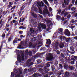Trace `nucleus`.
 <instances>
[{"label": "nucleus", "mask_w": 77, "mask_h": 77, "mask_svg": "<svg viewBox=\"0 0 77 77\" xmlns=\"http://www.w3.org/2000/svg\"><path fill=\"white\" fill-rule=\"evenodd\" d=\"M34 4L35 6H37V7L39 8V11L40 13H42V10L39 7H42V5L43 7H44V2L42 1H41V2H40L36 1L35 2Z\"/></svg>", "instance_id": "1"}, {"label": "nucleus", "mask_w": 77, "mask_h": 77, "mask_svg": "<svg viewBox=\"0 0 77 77\" xmlns=\"http://www.w3.org/2000/svg\"><path fill=\"white\" fill-rule=\"evenodd\" d=\"M27 55H28V50L26 49L25 51L24 54L22 53L21 54L22 60V61L24 60V56L26 57V56H27Z\"/></svg>", "instance_id": "2"}, {"label": "nucleus", "mask_w": 77, "mask_h": 77, "mask_svg": "<svg viewBox=\"0 0 77 77\" xmlns=\"http://www.w3.org/2000/svg\"><path fill=\"white\" fill-rule=\"evenodd\" d=\"M46 59L48 61H52V60L53 59V54L49 53L48 57L46 58Z\"/></svg>", "instance_id": "3"}, {"label": "nucleus", "mask_w": 77, "mask_h": 77, "mask_svg": "<svg viewBox=\"0 0 77 77\" xmlns=\"http://www.w3.org/2000/svg\"><path fill=\"white\" fill-rule=\"evenodd\" d=\"M55 74H56L55 71L50 72L48 74L45 75V77H50L51 75H54Z\"/></svg>", "instance_id": "4"}, {"label": "nucleus", "mask_w": 77, "mask_h": 77, "mask_svg": "<svg viewBox=\"0 0 77 77\" xmlns=\"http://www.w3.org/2000/svg\"><path fill=\"white\" fill-rule=\"evenodd\" d=\"M28 71L30 73V74H33V73L36 72V69L34 68H30L28 69Z\"/></svg>", "instance_id": "5"}, {"label": "nucleus", "mask_w": 77, "mask_h": 77, "mask_svg": "<svg viewBox=\"0 0 77 77\" xmlns=\"http://www.w3.org/2000/svg\"><path fill=\"white\" fill-rule=\"evenodd\" d=\"M64 33L65 35H66L68 36H71V34H70V32L68 29H66L65 30V31L64 32Z\"/></svg>", "instance_id": "6"}, {"label": "nucleus", "mask_w": 77, "mask_h": 77, "mask_svg": "<svg viewBox=\"0 0 77 77\" xmlns=\"http://www.w3.org/2000/svg\"><path fill=\"white\" fill-rule=\"evenodd\" d=\"M39 26H41L42 29H46V26L44 24H42L41 23H40L38 24Z\"/></svg>", "instance_id": "7"}, {"label": "nucleus", "mask_w": 77, "mask_h": 77, "mask_svg": "<svg viewBox=\"0 0 77 77\" xmlns=\"http://www.w3.org/2000/svg\"><path fill=\"white\" fill-rule=\"evenodd\" d=\"M17 61L19 62V63L21 62V55L19 54L17 55Z\"/></svg>", "instance_id": "8"}, {"label": "nucleus", "mask_w": 77, "mask_h": 77, "mask_svg": "<svg viewBox=\"0 0 77 77\" xmlns=\"http://www.w3.org/2000/svg\"><path fill=\"white\" fill-rule=\"evenodd\" d=\"M44 53H39L38 54H36L34 56V58H36L38 57H40L41 56H42Z\"/></svg>", "instance_id": "9"}, {"label": "nucleus", "mask_w": 77, "mask_h": 77, "mask_svg": "<svg viewBox=\"0 0 77 77\" xmlns=\"http://www.w3.org/2000/svg\"><path fill=\"white\" fill-rule=\"evenodd\" d=\"M59 47L60 48H63V47H65V44L63 42H60V43Z\"/></svg>", "instance_id": "10"}, {"label": "nucleus", "mask_w": 77, "mask_h": 77, "mask_svg": "<svg viewBox=\"0 0 77 77\" xmlns=\"http://www.w3.org/2000/svg\"><path fill=\"white\" fill-rule=\"evenodd\" d=\"M63 31V29L60 28L58 29V33L60 34L61 35H63V32H62Z\"/></svg>", "instance_id": "11"}, {"label": "nucleus", "mask_w": 77, "mask_h": 77, "mask_svg": "<svg viewBox=\"0 0 77 77\" xmlns=\"http://www.w3.org/2000/svg\"><path fill=\"white\" fill-rule=\"evenodd\" d=\"M47 67L45 66L43 68V70L45 71V73L46 74H47L48 72V71H50V69H47Z\"/></svg>", "instance_id": "12"}, {"label": "nucleus", "mask_w": 77, "mask_h": 77, "mask_svg": "<svg viewBox=\"0 0 77 77\" xmlns=\"http://www.w3.org/2000/svg\"><path fill=\"white\" fill-rule=\"evenodd\" d=\"M5 42L6 41H5V40H3L1 42V45L0 48V52L2 51V47L3 46V44H4V43H5Z\"/></svg>", "instance_id": "13"}, {"label": "nucleus", "mask_w": 77, "mask_h": 77, "mask_svg": "<svg viewBox=\"0 0 77 77\" xmlns=\"http://www.w3.org/2000/svg\"><path fill=\"white\" fill-rule=\"evenodd\" d=\"M32 75L34 77H39L38 76H41V75L40 74H38V73L36 72L34 74Z\"/></svg>", "instance_id": "14"}, {"label": "nucleus", "mask_w": 77, "mask_h": 77, "mask_svg": "<svg viewBox=\"0 0 77 77\" xmlns=\"http://www.w3.org/2000/svg\"><path fill=\"white\" fill-rule=\"evenodd\" d=\"M31 9L32 11H35V12H36L38 10V8H36L35 6H32Z\"/></svg>", "instance_id": "15"}, {"label": "nucleus", "mask_w": 77, "mask_h": 77, "mask_svg": "<svg viewBox=\"0 0 77 77\" xmlns=\"http://www.w3.org/2000/svg\"><path fill=\"white\" fill-rule=\"evenodd\" d=\"M64 3L65 6L68 5L69 4V0H64Z\"/></svg>", "instance_id": "16"}, {"label": "nucleus", "mask_w": 77, "mask_h": 77, "mask_svg": "<svg viewBox=\"0 0 77 77\" xmlns=\"http://www.w3.org/2000/svg\"><path fill=\"white\" fill-rule=\"evenodd\" d=\"M9 5L7 7V9H9L10 8V7L11 6L13 5V2H9L8 3Z\"/></svg>", "instance_id": "17"}, {"label": "nucleus", "mask_w": 77, "mask_h": 77, "mask_svg": "<svg viewBox=\"0 0 77 77\" xmlns=\"http://www.w3.org/2000/svg\"><path fill=\"white\" fill-rule=\"evenodd\" d=\"M12 39H13V36L11 35L10 36L9 38L8 39V42H10Z\"/></svg>", "instance_id": "18"}, {"label": "nucleus", "mask_w": 77, "mask_h": 77, "mask_svg": "<svg viewBox=\"0 0 77 77\" xmlns=\"http://www.w3.org/2000/svg\"><path fill=\"white\" fill-rule=\"evenodd\" d=\"M64 68L65 69H68V65L66 63H65L64 65Z\"/></svg>", "instance_id": "19"}, {"label": "nucleus", "mask_w": 77, "mask_h": 77, "mask_svg": "<svg viewBox=\"0 0 77 77\" xmlns=\"http://www.w3.org/2000/svg\"><path fill=\"white\" fill-rule=\"evenodd\" d=\"M16 22V20H13L12 21H11L10 22V24L11 26H12L13 25V23H15Z\"/></svg>", "instance_id": "20"}, {"label": "nucleus", "mask_w": 77, "mask_h": 77, "mask_svg": "<svg viewBox=\"0 0 77 77\" xmlns=\"http://www.w3.org/2000/svg\"><path fill=\"white\" fill-rule=\"evenodd\" d=\"M18 38L16 37L15 40H14L13 41V44H15V43H17V41H18Z\"/></svg>", "instance_id": "21"}, {"label": "nucleus", "mask_w": 77, "mask_h": 77, "mask_svg": "<svg viewBox=\"0 0 77 77\" xmlns=\"http://www.w3.org/2000/svg\"><path fill=\"white\" fill-rule=\"evenodd\" d=\"M51 40H50V39H48L47 40L46 42V44H49V45H50L51 44Z\"/></svg>", "instance_id": "22"}, {"label": "nucleus", "mask_w": 77, "mask_h": 77, "mask_svg": "<svg viewBox=\"0 0 77 77\" xmlns=\"http://www.w3.org/2000/svg\"><path fill=\"white\" fill-rule=\"evenodd\" d=\"M3 19H1L0 21V29L2 28L3 27V23H2V20Z\"/></svg>", "instance_id": "23"}, {"label": "nucleus", "mask_w": 77, "mask_h": 77, "mask_svg": "<svg viewBox=\"0 0 77 77\" xmlns=\"http://www.w3.org/2000/svg\"><path fill=\"white\" fill-rule=\"evenodd\" d=\"M56 18L58 20H61V17L59 15H57V16H56Z\"/></svg>", "instance_id": "24"}, {"label": "nucleus", "mask_w": 77, "mask_h": 77, "mask_svg": "<svg viewBox=\"0 0 77 77\" xmlns=\"http://www.w3.org/2000/svg\"><path fill=\"white\" fill-rule=\"evenodd\" d=\"M64 74V71L62 70L59 73L57 74L58 75H60L61 74Z\"/></svg>", "instance_id": "25"}, {"label": "nucleus", "mask_w": 77, "mask_h": 77, "mask_svg": "<svg viewBox=\"0 0 77 77\" xmlns=\"http://www.w3.org/2000/svg\"><path fill=\"white\" fill-rule=\"evenodd\" d=\"M51 69L52 71H54L55 69V66L54 65H52L51 66Z\"/></svg>", "instance_id": "26"}, {"label": "nucleus", "mask_w": 77, "mask_h": 77, "mask_svg": "<svg viewBox=\"0 0 77 77\" xmlns=\"http://www.w3.org/2000/svg\"><path fill=\"white\" fill-rule=\"evenodd\" d=\"M31 14L34 18H37V15L36 14H34L32 12H31Z\"/></svg>", "instance_id": "27"}, {"label": "nucleus", "mask_w": 77, "mask_h": 77, "mask_svg": "<svg viewBox=\"0 0 77 77\" xmlns=\"http://www.w3.org/2000/svg\"><path fill=\"white\" fill-rule=\"evenodd\" d=\"M70 50L71 51H74V47L72 46H71Z\"/></svg>", "instance_id": "28"}, {"label": "nucleus", "mask_w": 77, "mask_h": 77, "mask_svg": "<svg viewBox=\"0 0 77 77\" xmlns=\"http://www.w3.org/2000/svg\"><path fill=\"white\" fill-rule=\"evenodd\" d=\"M28 46L29 48H32L33 47V43L31 42L30 43Z\"/></svg>", "instance_id": "29"}, {"label": "nucleus", "mask_w": 77, "mask_h": 77, "mask_svg": "<svg viewBox=\"0 0 77 77\" xmlns=\"http://www.w3.org/2000/svg\"><path fill=\"white\" fill-rule=\"evenodd\" d=\"M31 51L32 54H35L36 52V51L35 49H33Z\"/></svg>", "instance_id": "30"}, {"label": "nucleus", "mask_w": 77, "mask_h": 77, "mask_svg": "<svg viewBox=\"0 0 77 77\" xmlns=\"http://www.w3.org/2000/svg\"><path fill=\"white\" fill-rule=\"evenodd\" d=\"M12 17H11V16H9L8 17V20L7 22V23H9V22H10V20H12Z\"/></svg>", "instance_id": "31"}, {"label": "nucleus", "mask_w": 77, "mask_h": 77, "mask_svg": "<svg viewBox=\"0 0 77 77\" xmlns=\"http://www.w3.org/2000/svg\"><path fill=\"white\" fill-rule=\"evenodd\" d=\"M70 40L71 39H70V38H68L66 39V42H70Z\"/></svg>", "instance_id": "32"}, {"label": "nucleus", "mask_w": 77, "mask_h": 77, "mask_svg": "<svg viewBox=\"0 0 77 77\" xmlns=\"http://www.w3.org/2000/svg\"><path fill=\"white\" fill-rule=\"evenodd\" d=\"M43 0L45 3L46 4V5H47V6H48L49 5L48 3V2H47V0Z\"/></svg>", "instance_id": "33"}, {"label": "nucleus", "mask_w": 77, "mask_h": 77, "mask_svg": "<svg viewBox=\"0 0 77 77\" xmlns=\"http://www.w3.org/2000/svg\"><path fill=\"white\" fill-rule=\"evenodd\" d=\"M32 51H29V56H32Z\"/></svg>", "instance_id": "34"}, {"label": "nucleus", "mask_w": 77, "mask_h": 77, "mask_svg": "<svg viewBox=\"0 0 77 77\" xmlns=\"http://www.w3.org/2000/svg\"><path fill=\"white\" fill-rule=\"evenodd\" d=\"M45 50V47H41L40 48L41 51H42V50L44 51Z\"/></svg>", "instance_id": "35"}, {"label": "nucleus", "mask_w": 77, "mask_h": 77, "mask_svg": "<svg viewBox=\"0 0 77 77\" xmlns=\"http://www.w3.org/2000/svg\"><path fill=\"white\" fill-rule=\"evenodd\" d=\"M69 67L70 69H71V70H73V69H74V67L71 66H69Z\"/></svg>", "instance_id": "36"}, {"label": "nucleus", "mask_w": 77, "mask_h": 77, "mask_svg": "<svg viewBox=\"0 0 77 77\" xmlns=\"http://www.w3.org/2000/svg\"><path fill=\"white\" fill-rule=\"evenodd\" d=\"M75 9H76V8L75 7H73L71 8V10L72 11H74Z\"/></svg>", "instance_id": "37"}, {"label": "nucleus", "mask_w": 77, "mask_h": 77, "mask_svg": "<svg viewBox=\"0 0 77 77\" xmlns=\"http://www.w3.org/2000/svg\"><path fill=\"white\" fill-rule=\"evenodd\" d=\"M47 24H50V23H52L51 21V20H47Z\"/></svg>", "instance_id": "38"}, {"label": "nucleus", "mask_w": 77, "mask_h": 77, "mask_svg": "<svg viewBox=\"0 0 77 77\" xmlns=\"http://www.w3.org/2000/svg\"><path fill=\"white\" fill-rule=\"evenodd\" d=\"M20 29H26V27L24 26H21L19 27Z\"/></svg>", "instance_id": "39"}, {"label": "nucleus", "mask_w": 77, "mask_h": 77, "mask_svg": "<svg viewBox=\"0 0 77 77\" xmlns=\"http://www.w3.org/2000/svg\"><path fill=\"white\" fill-rule=\"evenodd\" d=\"M3 39L5 38V34L3 33L1 35Z\"/></svg>", "instance_id": "40"}, {"label": "nucleus", "mask_w": 77, "mask_h": 77, "mask_svg": "<svg viewBox=\"0 0 77 77\" xmlns=\"http://www.w3.org/2000/svg\"><path fill=\"white\" fill-rule=\"evenodd\" d=\"M36 37H34L32 39V41H36Z\"/></svg>", "instance_id": "41"}, {"label": "nucleus", "mask_w": 77, "mask_h": 77, "mask_svg": "<svg viewBox=\"0 0 77 77\" xmlns=\"http://www.w3.org/2000/svg\"><path fill=\"white\" fill-rule=\"evenodd\" d=\"M11 77H14V75H15V74H14V73L13 72H12L11 73Z\"/></svg>", "instance_id": "42"}, {"label": "nucleus", "mask_w": 77, "mask_h": 77, "mask_svg": "<svg viewBox=\"0 0 77 77\" xmlns=\"http://www.w3.org/2000/svg\"><path fill=\"white\" fill-rule=\"evenodd\" d=\"M37 64H39L41 62V61L40 60H37Z\"/></svg>", "instance_id": "43"}, {"label": "nucleus", "mask_w": 77, "mask_h": 77, "mask_svg": "<svg viewBox=\"0 0 77 77\" xmlns=\"http://www.w3.org/2000/svg\"><path fill=\"white\" fill-rule=\"evenodd\" d=\"M17 21H16V22L14 23V24L15 27L18 25V23L17 22Z\"/></svg>", "instance_id": "44"}, {"label": "nucleus", "mask_w": 77, "mask_h": 77, "mask_svg": "<svg viewBox=\"0 0 77 77\" xmlns=\"http://www.w3.org/2000/svg\"><path fill=\"white\" fill-rule=\"evenodd\" d=\"M77 21V20H75L74 21V20H72L71 21L72 24H73L74 23H76Z\"/></svg>", "instance_id": "45"}, {"label": "nucleus", "mask_w": 77, "mask_h": 77, "mask_svg": "<svg viewBox=\"0 0 77 77\" xmlns=\"http://www.w3.org/2000/svg\"><path fill=\"white\" fill-rule=\"evenodd\" d=\"M59 66L60 67V69H62V68H63V66H62V65L61 64H60L59 65Z\"/></svg>", "instance_id": "46"}, {"label": "nucleus", "mask_w": 77, "mask_h": 77, "mask_svg": "<svg viewBox=\"0 0 77 77\" xmlns=\"http://www.w3.org/2000/svg\"><path fill=\"white\" fill-rule=\"evenodd\" d=\"M8 22H7V23L6 24V26H5V28H7V27H9V23H8Z\"/></svg>", "instance_id": "47"}, {"label": "nucleus", "mask_w": 77, "mask_h": 77, "mask_svg": "<svg viewBox=\"0 0 77 77\" xmlns=\"http://www.w3.org/2000/svg\"><path fill=\"white\" fill-rule=\"evenodd\" d=\"M32 35V33H30V34L29 33H28L27 34V36H29V37H30V35Z\"/></svg>", "instance_id": "48"}, {"label": "nucleus", "mask_w": 77, "mask_h": 77, "mask_svg": "<svg viewBox=\"0 0 77 77\" xmlns=\"http://www.w3.org/2000/svg\"><path fill=\"white\" fill-rule=\"evenodd\" d=\"M21 11H20L18 13L19 16V17H21L22 16L21 14Z\"/></svg>", "instance_id": "49"}, {"label": "nucleus", "mask_w": 77, "mask_h": 77, "mask_svg": "<svg viewBox=\"0 0 77 77\" xmlns=\"http://www.w3.org/2000/svg\"><path fill=\"white\" fill-rule=\"evenodd\" d=\"M50 64L48 63L47 64L46 67H47V68H48V67H50Z\"/></svg>", "instance_id": "50"}, {"label": "nucleus", "mask_w": 77, "mask_h": 77, "mask_svg": "<svg viewBox=\"0 0 77 77\" xmlns=\"http://www.w3.org/2000/svg\"><path fill=\"white\" fill-rule=\"evenodd\" d=\"M17 48H19L20 49H21V48H22L21 45H19V46L17 47Z\"/></svg>", "instance_id": "51"}, {"label": "nucleus", "mask_w": 77, "mask_h": 77, "mask_svg": "<svg viewBox=\"0 0 77 77\" xmlns=\"http://www.w3.org/2000/svg\"><path fill=\"white\" fill-rule=\"evenodd\" d=\"M66 7L65 6V4L64 3H63L62 4V8H65Z\"/></svg>", "instance_id": "52"}, {"label": "nucleus", "mask_w": 77, "mask_h": 77, "mask_svg": "<svg viewBox=\"0 0 77 77\" xmlns=\"http://www.w3.org/2000/svg\"><path fill=\"white\" fill-rule=\"evenodd\" d=\"M67 18L69 19V18H71V14H69L67 16Z\"/></svg>", "instance_id": "53"}, {"label": "nucleus", "mask_w": 77, "mask_h": 77, "mask_svg": "<svg viewBox=\"0 0 77 77\" xmlns=\"http://www.w3.org/2000/svg\"><path fill=\"white\" fill-rule=\"evenodd\" d=\"M56 53L57 54H60V51L58 50H57L56 51Z\"/></svg>", "instance_id": "54"}, {"label": "nucleus", "mask_w": 77, "mask_h": 77, "mask_svg": "<svg viewBox=\"0 0 77 77\" xmlns=\"http://www.w3.org/2000/svg\"><path fill=\"white\" fill-rule=\"evenodd\" d=\"M45 10H46L47 11H48V9H47V5H45Z\"/></svg>", "instance_id": "55"}, {"label": "nucleus", "mask_w": 77, "mask_h": 77, "mask_svg": "<svg viewBox=\"0 0 77 77\" xmlns=\"http://www.w3.org/2000/svg\"><path fill=\"white\" fill-rule=\"evenodd\" d=\"M3 12V10L1 9L0 10V16L2 15V13Z\"/></svg>", "instance_id": "56"}, {"label": "nucleus", "mask_w": 77, "mask_h": 77, "mask_svg": "<svg viewBox=\"0 0 77 77\" xmlns=\"http://www.w3.org/2000/svg\"><path fill=\"white\" fill-rule=\"evenodd\" d=\"M15 8H16V6H14L11 9V10H12V9H15Z\"/></svg>", "instance_id": "57"}, {"label": "nucleus", "mask_w": 77, "mask_h": 77, "mask_svg": "<svg viewBox=\"0 0 77 77\" xmlns=\"http://www.w3.org/2000/svg\"><path fill=\"white\" fill-rule=\"evenodd\" d=\"M25 45H26V46H27V45L28 43H27V42L26 41L25 43H24Z\"/></svg>", "instance_id": "58"}, {"label": "nucleus", "mask_w": 77, "mask_h": 77, "mask_svg": "<svg viewBox=\"0 0 77 77\" xmlns=\"http://www.w3.org/2000/svg\"><path fill=\"white\" fill-rule=\"evenodd\" d=\"M70 63L71 65H74V61H71Z\"/></svg>", "instance_id": "59"}, {"label": "nucleus", "mask_w": 77, "mask_h": 77, "mask_svg": "<svg viewBox=\"0 0 77 77\" xmlns=\"http://www.w3.org/2000/svg\"><path fill=\"white\" fill-rule=\"evenodd\" d=\"M73 77H77V74H76V73L74 74Z\"/></svg>", "instance_id": "60"}, {"label": "nucleus", "mask_w": 77, "mask_h": 77, "mask_svg": "<svg viewBox=\"0 0 77 77\" xmlns=\"http://www.w3.org/2000/svg\"><path fill=\"white\" fill-rule=\"evenodd\" d=\"M75 27V26H71V29H74Z\"/></svg>", "instance_id": "61"}, {"label": "nucleus", "mask_w": 77, "mask_h": 77, "mask_svg": "<svg viewBox=\"0 0 77 77\" xmlns=\"http://www.w3.org/2000/svg\"><path fill=\"white\" fill-rule=\"evenodd\" d=\"M38 15L39 16L40 18H43V17H42V16L41 15L39 14H38Z\"/></svg>", "instance_id": "62"}, {"label": "nucleus", "mask_w": 77, "mask_h": 77, "mask_svg": "<svg viewBox=\"0 0 77 77\" xmlns=\"http://www.w3.org/2000/svg\"><path fill=\"white\" fill-rule=\"evenodd\" d=\"M24 72L25 73H26L27 72V70L25 69L24 70Z\"/></svg>", "instance_id": "63"}, {"label": "nucleus", "mask_w": 77, "mask_h": 77, "mask_svg": "<svg viewBox=\"0 0 77 77\" xmlns=\"http://www.w3.org/2000/svg\"><path fill=\"white\" fill-rule=\"evenodd\" d=\"M74 17H77V13H76L75 14H74Z\"/></svg>", "instance_id": "64"}]
</instances>
